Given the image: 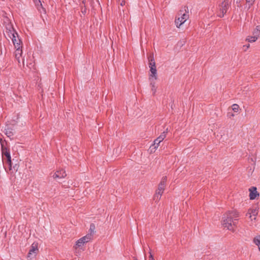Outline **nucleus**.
I'll list each match as a JSON object with an SVG mask.
<instances>
[{
	"mask_svg": "<svg viewBox=\"0 0 260 260\" xmlns=\"http://www.w3.org/2000/svg\"><path fill=\"white\" fill-rule=\"evenodd\" d=\"M258 39V37L256 36H251L249 37L248 38L246 39V40H247L249 42L252 43L256 41V40Z\"/></svg>",
	"mask_w": 260,
	"mask_h": 260,
	"instance_id": "obj_23",
	"label": "nucleus"
},
{
	"mask_svg": "<svg viewBox=\"0 0 260 260\" xmlns=\"http://www.w3.org/2000/svg\"><path fill=\"white\" fill-rule=\"evenodd\" d=\"M241 0H237L236 3H240Z\"/></svg>",
	"mask_w": 260,
	"mask_h": 260,
	"instance_id": "obj_34",
	"label": "nucleus"
},
{
	"mask_svg": "<svg viewBox=\"0 0 260 260\" xmlns=\"http://www.w3.org/2000/svg\"><path fill=\"white\" fill-rule=\"evenodd\" d=\"M90 2V4L91 7H93V5L94 4V0H88Z\"/></svg>",
	"mask_w": 260,
	"mask_h": 260,
	"instance_id": "obj_29",
	"label": "nucleus"
},
{
	"mask_svg": "<svg viewBox=\"0 0 260 260\" xmlns=\"http://www.w3.org/2000/svg\"><path fill=\"white\" fill-rule=\"evenodd\" d=\"M229 2L228 0H224L219 5V11L217 12V16L220 18L223 17L229 8Z\"/></svg>",
	"mask_w": 260,
	"mask_h": 260,
	"instance_id": "obj_5",
	"label": "nucleus"
},
{
	"mask_svg": "<svg viewBox=\"0 0 260 260\" xmlns=\"http://www.w3.org/2000/svg\"><path fill=\"white\" fill-rule=\"evenodd\" d=\"M150 260H154V259L153 258V257L151 254H150Z\"/></svg>",
	"mask_w": 260,
	"mask_h": 260,
	"instance_id": "obj_32",
	"label": "nucleus"
},
{
	"mask_svg": "<svg viewBox=\"0 0 260 260\" xmlns=\"http://www.w3.org/2000/svg\"><path fill=\"white\" fill-rule=\"evenodd\" d=\"M184 43H185L184 41H183V43H182V41H180V42H179V43H180V45H182V46L184 44Z\"/></svg>",
	"mask_w": 260,
	"mask_h": 260,
	"instance_id": "obj_33",
	"label": "nucleus"
},
{
	"mask_svg": "<svg viewBox=\"0 0 260 260\" xmlns=\"http://www.w3.org/2000/svg\"><path fill=\"white\" fill-rule=\"evenodd\" d=\"M166 181H167V177L165 176L162 178V180L160 183L163 184V185H165Z\"/></svg>",
	"mask_w": 260,
	"mask_h": 260,
	"instance_id": "obj_28",
	"label": "nucleus"
},
{
	"mask_svg": "<svg viewBox=\"0 0 260 260\" xmlns=\"http://www.w3.org/2000/svg\"><path fill=\"white\" fill-rule=\"evenodd\" d=\"M66 114H69V112H66Z\"/></svg>",
	"mask_w": 260,
	"mask_h": 260,
	"instance_id": "obj_37",
	"label": "nucleus"
},
{
	"mask_svg": "<svg viewBox=\"0 0 260 260\" xmlns=\"http://www.w3.org/2000/svg\"><path fill=\"white\" fill-rule=\"evenodd\" d=\"M91 240V235L87 234L86 236L79 239L75 245V248L77 249L82 247L84 244Z\"/></svg>",
	"mask_w": 260,
	"mask_h": 260,
	"instance_id": "obj_6",
	"label": "nucleus"
},
{
	"mask_svg": "<svg viewBox=\"0 0 260 260\" xmlns=\"http://www.w3.org/2000/svg\"><path fill=\"white\" fill-rule=\"evenodd\" d=\"M2 154L3 162L7 164L10 173L14 175L15 166L12 167L10 150L5 147L3 144H2Z\"/></svg>",
	"mask_w": 260,
	"mask_h": 260,
	"instance_id": "obj_2",
	"label": "nucleus"
},
{
	"mask_svg": "<svg viewBox=\"0 0 260 260\" xmlns=\"http://www.w3.org/2000/svg\"><path fill=\"white\" fill-rule=\"evenodd\" d=\"M253 242L258 247V250L260 251V236L258 235L255 237L253 238Z\"/></svg>",
	"mask_w": 260,
	"mask_h": 260,
	"instance_id": "obj_17",
	"label": "nucleus"
},
{
	"mask_svg": "<svg viewBox=\"0 0 260 260\" xmlns=\"http://www.w3.org/2000/svg\"><path fill=\"white\" fill-rule=\"evenodd\" d=\"M253 35L258 38L260 35V25L256 26V28L253 31Z\"/></svg>",
	"mask_w": 260,
	"mask_h": 260,
	"instance_id": "obj_19",
	"label": "nucleus"
},
{
	"mask_svg": "<svg viewBox=\"0 0 260 260\" xmlns=\"http://www.w3.org/2000/svg\"><path fill=\"white\" fill-rule=\"evenodd\" d=\"M134 260H138V259L137 258H135Z\"/></svg>",
	"mask_w": 260,
	"mask_h": 260,
	"instance_id": "obj_36",
	"label": "nucleus"
},
{
	"mask_svg": "<svg viewBox=\"0 0 260 260\" xmlns=\"http://www.w3.org/2000/svg\"><path fill=\"white\" fill-rule=\"evenodd\" d=\"M95 229V225L93 223L90 224V228L89 230V233L87 234L91 235V240L92 239L93 235L94 234Z\"/></svg>",
	"mask_w": 260,
	"mask_h": 260,
	"instance_id": "obj_18",
	"label": "nucleus"
},
{
	"mask_svg": "<svg viewBox=\"0 0 260 260\" xmlns=\"http://www.w3.org/2000/svg\"><path fill=\"white\" fill-rule=\"evenodd\" d=\"M148 60H149V67H155V61L153 57V54H150L149 56L148 57Z\"/></svg>",
	"mask_w": 260,
	"mask_h": 260,
	"instance_id": "obj_14",
	"label": "nucleus"
},
{
	"mask_svg": "<svg viewBox=\"0 0 260 260\" xmlns=\"http://www.w3.org/2000/svg\"><path fill=\"white\" fill-rule=\"evenodd\" d=\"M239 106L238 105L234 104L232 106L231 108H229L228 114L232 113V111L237 112L238 111Z\"/></svg>",
	"mask_w": 260,
	"mask_h": 260,
	"instance_id": "obj_15",
	"label": "nucleus"
},
{
	"mask_svg": "<svg viewBox=\"0 0 260 260\" xmlns=\"http://www.w3.org/2000/svg\"><path fill=\"white\" fill-rule=\"evenodd\" d=\"M162 193H160V191H156L155 195L154 196V200L155 201V202L158 201L161 196Z\"/></svg>",
	"mask_w": 260,
	"mask_h": 260,
	"instance_id": "obj_21",
	"label": "nucleus"
},
{
	"mask_svg": "<svg viewBox=\"0 0 260 260\" xmlns=\"http://www.w3.org/2000/svg\"><path fill=\"white\" fill-rule=\"evenodd\" d=\"M155 83L153 80L151 81L150 82V85L151 86V90L153 91V95L155 94V93L156 91V89H157V87L155 86Z\"/></svg>",
	"mask_w": 260,
	"mask_h": 260,
	"instance_id": "obj_22",
	"label": "nucleus"
},
{
	"mask_svg": "<svg viewBox=\"0 0 260 260\" xmlns=\"http://www.w3.org/2000/svg\"><path fill=\"white\" fill-rule=\"evenodd\" d=\"M249 44H248L247 45H244L243 46V47H245V51L247 49H248L249 47Z\"/></svg>",
	"mask_w": 260,
	"mask_h": 260,
	"instance_id": "obj_30",
	"label": "nucleus"
},
{
	"mask_svg": "<svg viewBox=\"0 0 260 260\" xmlns=\"http://www.w3.org/2000/svg\"><path fill=\"white\" fill-rule=\"evenodd\" d=\"M258 214V209L257 207L252 208L249 209L248 213L246 215L249 216V217L251 220H255L256 216Z\"/></svg>",
	"mask_w": 260,
	"mask_h": 260,
	"instance_id": "obj_7",
	"label": "nucleus"
},
{
	"mask_svg": "<svg viewBox=\"0 0 260 260\" xmlns=\"http://www.w3.org/2000/svg\"><path fill=\"white\" fill-rule=\"evenodd\" d=\"M17 38H18V41H19V42H17V54H20V56H22V49L20 48H22V46H19V45H20V43L22 44V41L21 40V39H20L19 38V36L18 34H17Z\"/></svg>",
	"mask_w": 260,
	"mask_h": 260,
	"instance_id": "obj_16",
	"label": "nucleus"
},
{
	"mask_svg": "<svg viewBox=\"0 0 260 260\" xmlns=\"http://www.w3.org/2000/svg\"><path fill=\"white\" fill-rule=\"evenodd\" d=\"M18 101H20L21 103H22V101L24 103H25L24 100L23 99V98L21 95L18 96V94H17V101L18 102Z\"/></svg>",
	"mask_w": 260,
	"mask_h": 260,
	"instance_id": "obj_26",
	"label": "nucleus"
},
{
	"mask_svg": "<svg viewBox=\"0 0 260 260\" xmlns=\"http://www.w3.org/2000/svg\"><path fill=\"white\" fill-rule=\"evenodd\" d=\"M161 142L159 141L158 138H156L154 141L153 144H152L149 149L151 152H154L156 149L158 147L159 143Z\"/></svg>",
	"mask_w": 260,
	"mask_h": 260,
	"instance_id": "obj_11",
	"label": "nucleus"
},
{
	"mask_svg": "<svg viewBox=\"0 0 260 260\" xmlns=\"http://www.w3.org/2000/svg\"><path fill=\"white\" fill-rule=\"evenodd\" d=\"M37 250V248H36L34 246H32L31 248L29 250V254H31V253H36Z\"/></svg>",
	"mask_w": 260,
	"mask_h": 260,
	"instance_id": "obj_25",
	"label": "nucleus"
},
{
	"mask_svg": "<svg viewBox=\"0 0 260 260\" xmlns=\"http://www.w3.org/2000/svg\"><path fill=\"white\" fill-rule=\"evenodd\" d=\"M86 3V0H82L81 3L80 4V7L81 8V12L83 15H85L87 13Z\"/></svg>",
	"mask_w": 260,
	"mask_h": 260,
	"instance_id": "obj_13",
	"label": "nucleus"
},
{
	"mask_svg": "<svg viewBox=\"0 0 260 260\" xmlns=\"http://www.w3.org/2000/svg\"><path fill=\"white\" fill-rule=\"evenodd\" d=\"M168 132V128H167L166 131H164L157 138L159 141L161 142L164 140V139L166 137L167 133Z\"/></svg>",
	"mask_w": 260,
	"mask_h": 260,
	"instance_id": "obj_20",
	"label": "nucleus"
},
{
	"mask_svg": "<svg viewBox=\"0 0 260 260\" xmlns=\"http://www.w3.org/2000/svg\"><path fill=\"white\" fill-rule=\"evenodd\" d=\"M67 176L66 172L63 170H60L56 171L53 175V177L55 179H61L64 178Z\"/></svg>",
	"mask_w": 260,
	"mask_h": 260,
	"instance_id": "obj_8",
	"label": "nucleus"
},
{
	"mask_svg": "<svg viewBox=\"0 0 260 260\" xmlns=\"http://www.w3.org/2000/svg\"><path fill=\"white\" fill-rule=\"evenodd\" d=\"M165 185H163V184L159 183L158 185V190L156 191H160V193H162L163 191L165 189Z\"/></svg>",
	"mask_w": 260,
	"mask_h": 260,
	"instance_id": "obj_24",
	"label": "nucleus"
},
{
	"mask_svg": "<svg viewBox=\"0 0 260 260\" xmlns=\"http://www.w3.org/2000/svg\"><path fill=\"white\" fill-rule=\"evenodd\" d=\"M239 213L235 210L229 211L223 215L222 220V225L229 230L234 231L236 226Z\"/></svg>",
	"mask_w": 260,
	"mask_h": 260,
	"instance_id": "obj_1",
	"label": "nucleus"
},
{
	"mask_svg": "<svg viewBox=\"0 0 260 260\" xmlns=\"http://www.w3.org/2000/svg\"><path fill=\"white\" fill-rule=\"evenodd\" d=\"M15 30L14 27L11 24H8L6 26V30L5 33V35L6 38L9 40V39L12 41L14 45H15Z\"/></svg>",
	"mask_w": 260,
	"mask_h": 260,
	"instance_id": "obj_4",
	"label": "nucleus"
},
{
	"mask_svg": "<svg viewBox=\"0 0 260 260\" xmlns=\"http://www.w3.org/2000/svg\"><path fill=\"white\" fill-rule=\"evenodd\" d=\"M255 0H246V3L248 4L249 7H250L251 6L253 5Z\"/></svg>",
	"mask_w": 260,
	"mask_h": 260,
	"instance_id": "obj_27",
	"label": "nucleus"
},
{
	"mask_svg": "<svg viewBox=\"0 0 260 260\" xmlns=\"http://www.w3.org/2000/svg\"><path fill=\"white\" fill-rule=\"evenodd\" d=\"M249 197L250 200L255 199L256 196L258 195V193H257L256 191V188L255 187H252L251 188H249Z\"/></svg>",
	"mask_w": 260,
	"mask_h": 260,
	"instance_id": "obj_10",
	"label": "nucleus"
},
{
	"mask_svg": "<svg viewBox=\"0 0 260 260\" xmlns=\"http://www.w3.org/2000/svg\"><path fill=\"white\" fill-rule=\"evenodd\" d=\"M150 74L149 75V80H151V77H154L155 80L157 79V70L156 68L155 67H151L150 68Z\"/></svg>",
	"mask_w": 260,
	"mask_h": 260,
	"instance_id": "obj_12",
	"label": "nucleus"
},
{
	"mask_svg": "<svg viewBox=\"0 0 260 260\" xmlns=\"http://www.w3.org/2000/svg\"><path fill=\"white\" fill-rule=\"evenodd\" d=\"M186 9H188V7L185 6L183 8L180 10L178 12V15L180 16V17H178L175 19V24L178 28L180 27L189 17L188 12L187 11Z\"/></svg>",
	"mask_w": 260,
	"mask_h": 260,
	"instance_id": "obj_3",
	"label": "nucleus"
},
{
	"mask_svg": "<svg viewBox=\"0 0 260 260\" xmlns=\"http://www.w3.org/2000/svg\"><path fill=\"white\" fill-rule=\"evenodd\" d=\"M125 5V1L124 0H122L121 2L120 3V5L123 6Z\"/></svg>",
	"mask_w": 260,
	"mask_h": 260,
	"instance_id": "obj_31",
	"label": "nucleus"
},
{
	"mask_svg": "<svg viewBox=\"0 0 260 260\" xmlns=\"http://www.w3.org/2000/svg\"><path fill=\"white\" fill-rule=\"evenodd\" d=\"M36 7L40 13H46V9L43 7L40 0H33Z\"/></svg>",
	"mask_w": 260,
	"mask_h": 260,
	"instance_id": "obj_9",
	"label": "nucleus"
},
{
	"mask_svg": "<svg viewBox=\"0 0 260 260\" xmlns=\"http://www.w3.org/2000/svg\"><path fill=\"white\" fill-rule=\"evenodd\" d=\"M17 62H18V63H20V61H19V59L18 58H17Z\"/></svg>",
	"mask_w": 260,
	"mask_h": 260,
	"instance_id": "obj_35",
	"label": "nucleus"
}]
</instances>
